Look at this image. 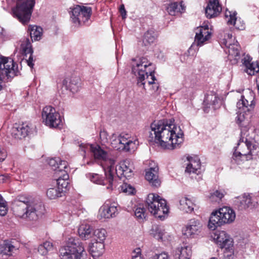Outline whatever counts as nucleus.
<instances>
[{
  "label": "nucleus",
  "mask_w": 259,
  "mask_h": 259,
  "mask_svg": "<svg viewBox=\"0 0 259 259\" xmlns=\"http://www.w3.org/2000/svg\"><path fill=\"white\" fill-rule=\"evenodd\" d=\"M43 246L45 247L46 249L49 251L53 249V244L49 241H46L42 244Z\"/></svg>",
  "instance_id": "6e6d98bb"
},
{
  "label": "nucleus",
  "mask_w": 259,
  "mask_h": 259,
  "mask_svg": "<svg viewBox=\"0 0 259 259\" xmlns=\"http://www.w3.org/2000/svg\"><path fill=\"white\" fill-rule=\"evenodd\" d=\"M119 12L123 19H125L126 17V11L124 8V5H121L119 7Z\"/></svg>",
  "instance_id": "5fc2aeb1"
},
{
  "label": "nucleus",
  "mask_w": 259,
  "mask_h": 259,
  "mask_svg": "<svg viewBox=\"0 0 259 259\" xmlns=\"http://www.w3.org/2000/svg\"><path fill=\"white\" fill-rule=\"evenodd\" d=\"M15 249V247L9 243H4L2 247L1 254L3 256L4 255L10 256Z\"/></svg>",
  "instance_id": "37998d69"
},
{
  "label": "nucleus",
  "mask_w": 259,
  "mask_h": 259,
  "mask_svg": "<svg viewBox=\"0 0 259 259\" xmlns=\"http://www.w3.org/2000/svg\"><path fill=\"white\" fill-rule=\"evenodd\" d=\"M92 10L90 7L77 5L71 10V18L72 22L80 25L84 24L91 17Z\"/></svg>",
  "instance_id": "f8f14e48"
},
{
  "label": "nucleus",
  "mask_w": 259,
  "mask_h": 259,
  "mask_svg": "<svg viewBox=\"0 0 259 259\" xmlns=\"http://www.w3.org/2000/svg\"><path fill=\"white\" fill-rule=\"evenodd\" d=\"M8 211V206L7 202L3 199L0 194V215L2 216L5 215Z\"/></svg>",
  "instance_id": "de8ad7c7"
},
{
  "label": "nucleus",
  "mask_w": 259,
  "mask_h": 259,
  "mask_svg": "<svg viewBox=\"0 0 259 259\" xmlns=\"http://www.w3.org/2000/svg\"><path fill=\"white\" fill-rule=\"evenodd\" d=\"M191 254V250L189 247H182L177 249L175 257V259H189Z\"/></svg>",
  "instance_id": "72a5a7b5"
},
{
  "label": "nucleus",
  "mask_w": 259,
  "mask_h": 259,
  "mask_svg": "<svg viewBox=\"0 0 259 259\" xmlns=\"http://www.w3.org/2000/svg\"><path fill=\"white\" fill-rule=\"evenodd\" d=\"M33 57H32V54L30 55L28 59L26 60V62L27 63V65L30 67L31 68H32L34 64L33 63Z\"/></svg>",
  "instance_id": "bf43d9fd"
},
{
  "label": "nucleus",
  "mask_w": 259,
  "mask_h": 259,
  "mask_svg": "<svg viewBox=\"0 0 259 259\" xmlns=\"http://www.w3.org/2000/svg\"><path fill=\"white\" fill-rule=\"evenodd\" d=\"M156 37V34L155 31L152 29L148 30L144 34L143 38V42L145 46H147L153 43Z\"/></svg>",
  "instance_id": "f704fd0d"
},
{
  "label": "nucleus",
  "mask_w": 259,
  "mask_h": 259,
  "mask_svg": "<svg viewBox=\"0 0 259 259\" xmlns=\"http://www.w3.org/2000/svg\"><path fill=\"white\" fill-rule=\"evenodd\" d=\"M224 197V194L219 190H215L212 193H210L209 196V199L211 202H220Z\"/></svg>",
  "instance_id": "c03bdc74"
},
{
  "label": "nucleus",
  "mask_w": 259,
  "mask_h": 259,
  "mask_svg": "<svg viewBox=\"0 0 259 259\" xmlns=\"http://www.w3.org/2000/svg\"><path fill=\"white\" fill-rule=\"evenodd\" d=\"M248 146L247 140H246L245 142H244L243 140H239L237 146L235 148L233 156L234 160L238 164H239V160L241 158L249 155Z\"/></svg>",
  "instance_id": "dca6fc26"
},
{
  "label": "nucleus",
  "mask_w": 259,
  "mask_h": 259,
  "mask_svg": "<svg viewBox=\"0 0 259 259\" xmlns=\"http://www.w3.org/2000/svg\"><path fill=\"white\" fill-rule=\"evenodd\" d=\"M12 209L16 216L35 221L44 213V206L31 198L19 196L13 203Z\"/></svg>",
  "instance_id": "f03ea898"
},
{
  "label": "nucleus",
  "mask_w": 259,
  "mask_h": 259,
  "mask_svg": "<svg viewBox=\"0 0 259 259\" xmlns=\"http://www.w3.org/2000/svg\"><path fill=\"white\" fill-rule=\"evenodd\" d=\"M248 145L249 146V155H253L258 148V146L250 141H248Z\"/></svg>",
  "instance_id": "3c124183"
},
{
  "label": "nucleus",
  "mask_w": 259,
  "mask_h": 259,
  "mask_svg": "<svg viewBox=\"0 0 259 259\" xmlns=\"http://www.w3.org/2000/svg\"><path fill=\"white\" fill-rule=\"evenodd\" d=\"M46 193L47 197L50 199H54L61 197L62 194H64L63 190H61L57 186L48 189Z\"/></svg>",
  "instance_id": "58836bf2"
},
{
  "label": "nucleus",
  "mask_w": 259,
  "mask_h": 259,
  "mask_svg": "<svg viewBox=\"0 0 259 259\" xmlns=\"http://www.w3.org/2000/svg\"><path fill=\"white\" fill-rule=\"evenodd\" d=\"M210 259H215V258H214V257H212V258H211Z\"/></svg>",
  "instance_id": "0e129e2a"
},
{
  "label": "nucleus",
  "mask_w": 259,
  "mask_h": 259,
  "mask_svg": "<svg viewBox=\"0 0 259 259\" xmlns=\"http://www.w3.org/2000/svg\"><path fill=\"white\" fill-rule=\"evenodd\" d=\"M93 240L104 242L106 237V231L104 229H96L92 233Z\"/></svg>",
  "instance_id": "4c0bfd02"
},
{
  "label": "nucleus",
  "mask_w": 259,
  "mask_h": 259,
  "mask_svg": "<svg viewBox=\"0 0 259 259\" xmlns=\"http://www.w3.org/2000/svg\"><path fill=\"white\" fill-rule=\"evenodd\" d=\"M222 6L219 0H209L205 9V14L208 18L217 17L221 12Z\"/></svg>",
  "instance_id": "aec40b11"
},
{
  "label": "nucleus",
  "mask_w": 259,
  "mask_h": 259,
  "mask_svg": "<svg viewBox=\"0 0 259 259\" xmlns=\"http://www.w3.org/2000/svg\"><path fill=\"white\" fill-rule=\"evenodd\" d=\"M3 30V28L0 26V35L2 34Z\"/></svg>",
  "instance_id": "680f3d73"
},
{
  "label": "nucleus",
  "mask_w": 259,
  "mask_h": 259,
  "mask_svg": "<svg viewBox=\"0 0 259 259\" xmlns=\"http://www.w3.org/2000/svg\"><path fill=\"white\" fill-rule=\"evenodd\" d=\"M236 12H231L226 11L225 12V18L226 21L228 24L229 25H233L235 26L236 28L238 29H242L243 26L241 28H239V27L237 25V18H236Z\"/></svg>",
  "instance_id": "c9c22d12"
},
{
  "label": "nucleus",
  "mask_w": 259,
  "mask_h": 259,
  "mask_svg": "<svg viewBox=\"0 0 259 259\" xmlns=\"http://www.w3.org/2000/svg\"><path fill=\"white\" fill-rule=\"evenodd\" d=\"M225 45L228 48L229 56L237 60L239 57L240 47L237 41L234 44H231V40H225Z\"/></svg>",
  "instance_id": "c85d7f7f"
},
{
  "label": "nucleus",
  "mask_w": 259,
  "mask_h": 259,
  "mask_svg": "<svg viewBox=\"0 0 259 259\" xmlns=\"http://www.w3.org/2000/svg\"><path fill=\"white\" fill-rule=\"evenodd\" d=\"M78 146L79 149L83 152V157L85 156V153L87 151H90L92 153L95 160L106 162L107 166H110L109 160L112 159L110 158L108 152L102 149L99 145L78 143Z\"/></svg>",
  "instance_id": "6e6552de"
},
{
  "label": "nucleus",
  "mask_w": 259,
  "mask_h": 259,
  "mask_svg": "<svg viewBox=\"0 0 259 259\" xmlns=\"http://www.w3.org/2000/svg\"><path fill=\"white\" fill-rule=\"evenodd\" d=\"M35 0H17L16 6L12 9L13 15L23 24H26L30 20Z\"/></svg>",
  "instance_id": "423d86ee"
},
{
  "label": "nucleus",
  "mask_w": 259,
  "mask_h": 259,
  "mask_svg": "<svg viewBox=\"0 0 259 259\" xmlns=\"http://www.w3.org/2000/svg\"><path fill=\"white\" fill-rule=\"evenodd\" d=\"M94 163V162L93 161H90L87 162V164L91 165V164H93Z\"/></svg>",
  "instance_id": "052dcab7"
},
{
  "label": "nucleus",
  "mask_w": 259,
  "mask_h": 259,
  "mask_svg": "<svg viewBox=\"0 0 259 259\" xmlns=\"http://www.w3.org/2000/svg\"><path fill=\"white\" fill-rule=\"evenodd\" d=\"M250 103L249 104V101L243 96H241V99L237 103L238 111L236 119L237 123L240 126H245L248 123L246 112H249L254 106V102L251 99Z\"/></svg>",
  "instance_id": "1a4fd4ad"
},
{
  "label": "nucleus",
  "mask_w": 259,
  "mask_h": 259,
  "mask_svg": "<svg viewBox=\"0 0 259 259\" xmlns=\"http://www.w3.org/2000/svg\"><path fill=\"white\" fill-rule=\"evenodd\" d=\"M112 147L117 150L130 151L135 148V142L128 139L127 135H120L116 136L114 134L111 137Z\"/></svg>",
  "instance_id": "ddd939ff"
},
{
  "label": "nucleus",
  "mask_w": 259,
  "mask_h": 259,
  "mask_svg": "<svg viewBox=\"0 0 259 259\" xmlns=\"http://www.w3.org/2000/svg\"><path fill=\"white\" fill-rule=\"evenodd\" d=\"M249 93L250 94V95H251L252 96H253V93L252 92L250 91V92H249Z\"/></svg>",
  "instance_id": "e2e57ef3"
},
{
  "label": "nucleus",
  "mask_w": 259,
  "mask_h": 259,
  "mask_svg": "<svg viewBox=\"0 0 259 259\" xmlns=\"http://www.w3.org/2000/svg\"><path fill=\"white\" fill-rule=\"evenodd\" d=\"M132 72L137 78V84L139 86L144 85L147 81L149 85L154 84L156 90L158 85L154 82L156 78L154 76V68L147 59L142 57L137 60L132 64Z\"/></svg>",
  "instance_id": "7ed1b4c3"
},
{
  "label": "nucleus",
  "mask_w": 259,
  "mask_h": 259,
  "mask_svg": "<svg viewBox=\"0 0 259 259\" xmlns=\"http://www.w3.org/2000/svg\"><path fill=\"white\" fill-rule=\"evenodd\" d=\"M100 137L103 142H106L108 141V134L105 131H101L100 133Z\"/></svg>",
  "instance_id": "864d4df0"
},
{
  "label": "nucleus",
  "mask_w": 259,
  "mask_h": 259,
  "mask_svg": "<svg viewBox=\"0 0 259 259\" xmlns=\"http://www.w3.org/2000/svg\"><path fill=\"white\" fill-rule=\"evenodd\" d=\"M235 218L236 214L233 209L229 207H223L212 212L208 227L210 229L214 230L218 227L232 223Z\"/></svg>",
  "instance_id": "20e7f679"
},
{
  "label": "nucleus",
  "mask_w": 259,
  "mask_h": 259,
  "mask_svg": "<svg viewBox=\"0 0 259 259\" xmlns=\"http://www.w3.org/2000/svg\"><path fill=\"white\" fill-rule=\"evenodd\" d=\"M180 209L185 212H191L194 209V204L192 201L187 197H183L180 201Z\"/></svg>",
  "instance_id": "473e14b6"
},
{
  "label": "nucleus",
  "mask_w": 259,
  "mask_h": 259,
  "mask_svg": "<svg viewBox=\"0 0 259 259\" xmlns=\"http://www.w3.org/2000/svg\"><path fill=\"white\" fill-rule=\"evenodd\" d=\"M117 177L121 178L122 176L128 178L132 175L133 165L131 163L130 161L126 159L120 162L117 167L114 169Z\"/></svg>",
  "instance_id": "6ab92c4d"
},
{
  "label": "nucleus",
  "mask_w": 259,
  "mask_h": 259,
  "mask_svg": "<svg viewBox=\"0 0 259 259\" xmlns=\"http://www.w3.org/2000/svg\"><path fill=\"white\" fill-rule=\"evenodd\" d=\"M7 154L3 149L0 148V162H3L6 158Z\"/></svg>",
  "instance_id": "13d9d810"
},
{
  "label": "nucleus",
  "mask_w": 259,
  "mask_h": 259,
  "mask_svg": "<svg viewBox=\"0 0 259 259\" xmlns=\"http://www.w3.org/2000/svg\"><path fill=\"white\" fill-rule=\"evenodd\" d=\"M67 243L74 259H84L86 257L87 253L84 247L78 239L70 238Z\"/></svg>",
  "instance_id": "4468645a"
},
{
  "label": "nucleus",
  "mask_w": 259,
  "mask_h": 259,
  "mask_svg": "<svg viewBox=\"0 0 259 259\" xmlns=\"http://www.w3.org/2000/svg\"><path fill=\"white\" fill-rule=\"evenodd\" d=\"M81 87V80L78 76L72 77L68 85L70 91L73 93L77 92Z\"/></svg>",
  "instance_id": "e433bc0d"
},
{
  "label": "nucleus",
  "mask_w": 259,
  "mask_h": 259,
  "mask_svg": "<svg viewBox=\"0 0 259 259\" xmlns=\"http://www.w3.org/2000/svg\"><path fill=\"white\" fill-rule=\"evenodd\" d=\"M118 204L112 203L109 206L103 205L100 209V214L102 218H111L116 217L118 213Z\"/></svg>",
  "instance_id": "b1692460"
},
{
  "label": "nucleus",
  "mask_w": 259,
  "mask_h": 259,
  "mask_svg": "<svg viewBox=\"0 0 259 259\" xmlns=\"http://www.w3.org/2000/svg\"><path fill=\"white\" fill-rule=\"evenodd\" d=\"M165 233L163 227L161 226L154 225L151 230V234L157 240H162Z\"/></svg>",
  "instance_id": "ea45409f"
},
{
  "label": "nucleus",
  "mask_w": 259,
  "mask_h": 259,
  "mask_svg": "<svg viewBox=\"0 0 259 259\" xmlns=\"http://www.w3.org/2000/svg\"><path fill=\"white\" fill-rule=\"evenodd\" d=\"M28 30L32 39L38 40L40 38L42 34V28L36 26H29Z\"/></svg>",
  "instance_id": "a19ab883"
},
{
  "label": "nucleus",
  "mask_w": 259,
  "mask_h": 259,
  "mask_svg": "<svg viewBox=\"0 0 259 259\" xmlns=\"http://www.w3.org/2000/svg\"><path fill=\"white\" fill-rule=\"evenodd\" d=\"M202 224L199 220L191 219L183 230V234L188 237H194L200 232Z\"/></svg>",
  "instance_id": "2eb2a0df"
},
{
  "label": "nucleus",
  "mask_w": 259,
  "mask_h": 259,
  "mask_svg": "<svg viewBox=\"0 0 259 259\" xmlns=\"http://www.w3.org/2000/svg\"><path fill=\"white\" fill-rule=\"evenodd\" d=\"M30 132V127L26 123L21 124L15 123L11 130L12 136L16 139H22L26 137Z\"/></svg>",
  "instance_id": "a211bd4d"
},
{
  "label": "nucleus",
  "mask_w": 259,
  "mask_h": 259,
  "mask_svg": "<svg viewBox=\"0 0 259 259\" xmlns=\"http://www.w3.org/2000/svg\"><path fill=\"white\" fill-rule=\"evenodd\" d=\"M135 215L139 220H143L146 217L145 209L143 207H138L135 210Z\"/></svg>",
  "instance_id": "49530a36"
},
{
  "label": "nucleus",
  "mask_w": 259,
  "mask_h": 259,
  "mask_svg": "<svg viewBox=\"0 0 259 259\" xmlns=\"http://www.w3.org/2000/svg\"><path fill=\"white\" fill-rule=\"evenodd\" d=\"M110 166H108L106 168H104L105 175V179H103L99 175L97 174H89L88 177L90 180L94 183L105 185L108 184L107 187V189H112V185L114 182L115 161L114 159L109 160Z\"/></svg>",
  "instance_id": "0eeeda50"
},
{
  "label": "nucleus",
  "mask_w": 259,
  "mask_h": 259,
  "mask_svg": "<svg viewBox=\"0 0 259 259\" xmlns=\"http://www.w3.org/2000/svg\"><path fill=\"white\" fill-rule=\"evenodd\" d=\"M158 167L157 165L150 167L145 174L146 179L154 187H158L160 185V181L158 178Z\"/></svg>",
  "instance_id": "4be33fe9"
},
{
  "label": "nucleus",
  "mask_w": 259,
  "mask_h": 259,
  "mask_svg": "<svg viewBox=\"0 0 259 259\" xmlns=\"http://www.w3.org/2000/svg\"><path fill=\"white\" fill-rule=\"evenodd\" d=\"M55 177L57 179V187L59 188L61 190H63V193L66 192L68 188L69 185V175L67 174V170L65 169L63 170L57 171L55 173Z\"/></svg>",
  "instance_id": "412c9836"
},
{
  "label": "nucleus",
  "mask_w": 259,
  "mask_h": 259,
  "mask_svg": "<svg viewBox=\"0 0 259 259\" xmlns=\"http://www.w3.org/2000/svg\"><path fill=\"white\" fill-rule=\"evenodd\" d=\"M13 60L10 58L2 57L0 58V91L2 89V82L6 76L8 78L17 75V67L15 68Z\"/></svg>",
  "instance_id": "9b49d317"
},
{
  "label": "nucleus",
  "mask_w": 259,
  "mask_h": 259,
  "mask_svg": "<svg viewBox=\"0 0 259 259\" xmlns=\"http://www.w3.org/2000/svg\"><path fill=\"white\" fill-rule=\"evenodd\" d=\"M217 102V98L213 95H207L205 97L204 100L205 104H212L214 105Z\"/></svg>",
  "instance_id": "8fccbe9b"
},
{
  "label": "nucleus",
  "mask_w": 259,
  "mask_h": 259,
  "mask_svg": "<svg viewBox=\"0 0 259 259\" xmlns=\"http://www.w3.org/2000/svg\"><path fill=\"white\" fill-rule=\"evenodd\" d=\"M49 164L55 172L57 171L63 170L67 168V162L61 160L59 157L50 159L49 161Z\"/></svg>",
  "instance_id": "c756f323"
},
{
  "label": "nucleus",
  "mask_w": 259,
  "mask_h": 259,
  "mask_svg": "<svg viewBox=\"0 0 259 259\" xmlns=\"http://www.w3.org/2000/svg\"><path fill=\"white\" fill-rule=\"evenodd\" d=\"M41 116L43 122L50 127H59L62 123L60 114L51 106L43 108Z\"/></svg>",
  "instance_id": "9d476101"
},
{
  "label": "nucleus",
  "mask_w": 259,
  "mask_h": 259,
  "mask_svg": "<svg viewBox=\"0 0 259 259\" xmlns=\"http://www.w3.org/2000/svg\"><path fill=\"white\" fill-rule=\"evenodd\" d=\"M211 32L207 25L198 27L196 30L195 42L197 46H201L205 41L210 39Z\"/></svg>",
  "instance_id": "f3484780"
},
{
  "label": "nucleus",
  "mask_w": 259,
  "mask_h": 259,
  "mask_svg": "<svg viewBox=\"0 0 259 259\" xmlns=\"http://www.w3.org/2000/svg\"><path fill=\"white\" fill-rule=\"evenodd\" d=\"M146 203L150 213L161 220L164 219L165 215L168 212L166 200L157 195L149 194L147 198Z\"/></svg>",
  "instance_id": "39448f33"
},
{
  "label": "nucleus",
  "mask_w": 259,
  "mask_h": 259,
  "mask_svg": "<svg viewBox=\"0 0 259 259\" xmlns=\"http://www.w3.org/2000/svg\"><path fill=\"white\" fill-rule=\"evenodd\" d=\"M89 250L93 257H99L104 252V243L100 241L92 242L89 245Z\"/></svg>",
  "instance_id": "a878e982"
},
{
  "label": "nucleus",
  "mask_w": 259,
  "mask_h": 259,
  "mask_svg": "<svg viewBox=\"0 0 259 259\" xmlns=\"http://www.w3.org/2000/svg\"><path fill=\"white\" fill-rule=\"evenodd\" d=\"M188 160L189 163L187 164L185 171L189 174L195 173L198 174L201 166L200 160L198 158H193L191 157L188 158Z\"/></svg>",
  "instance_id": "cd10ccee"
},
{
  "label": "nucleus",
  "mask_w": 259,
  "mask_h": 259,
  "mask_svg": "<svg viewBox=\"0 0 259 259\" xmlns=\"http://www.w3.org/2000/svg\"><path fill=\"white\" fill-rule=\"evenodd\" d=\"M132 259H141V249L140 248H136L133 252Z\"/></svg>",
  "instance_id": "603ef678"
},
{
  "label": "nucleus",
  "mask_w": 259,
  "mask_h": 259,
  "mask_svg": "<svg viewBox=\"0 0 259 259\" xmlns=\"http://www.w3.org/2000/svg\"><path fill=\"white\" fill-rule=\"evenodd\" d=\"M166 9L169 15L174 16L178 12L183 13L185 10V7L182 2L180 4L179 6L177 2H173L169 4Z\"/></svg>",
  "instance_id": "7c9ffc66"
},
{
  "label": "nucleus",
  "mask_w": 259,
  "mask_h": 259,
  "mask_svg": "<svg viewBox=\"0 0 259 259\" xmlns=\"http://www.w3.org/2000/svg\"><path fill=\"white\" fill-rule=\"evenodd\" d=\"M174 122V120L163 119L151 123L149 141L159 143L166 149L179 148L184 141V133Z\"/></svg>",
  "instance_id": "f257e3e1"
},
{
  "label": "nucleus",
  "mask_w": 259,
  "mask_h": 259,
  "mask_svg": "<svg viewBox=\"0 0 259 259\" xmlns=\"http://www.w3.org/2000/svg\"><path fill=\"white\" fill-rule=\"evenodd\" d=\"M21 48L26 56L27 54H32L33 50L29 39L27 38L25 42L21 45Z\"/></svg>",
  "instance_id": "a18cd8bd"
},
{
  "label": "nucleus",
  "mask_w": 259,
  "mask_h": 259,
  "mask_svg": "<svg viewBox=\"0 0 259 259\" xmlns=\"http://www.w3.org/2000/svg\"><path fill=\"white\" fill-rule=\"evenodd\" d=\"M121 190L124 193H126L128 194H134L135 191V189L130 185H128L127 184H123L121 186Z\"/></svg>",
  "instance_id": "09e8293b"
},
{
  "label": "nucleus",
  "mask_w": 259,
  "mask_h": 259,
  "mask_svg": "<svg viewBox=\"0 0 259 259\" xmlns=\"http://www.w3.org/2000/svg\"><path fill=\"white\" fill-rule=\"evenodd\" d=\"M92 228L90 225L82 224L79 227L78 233L81 238L86 240L92 237Z\"/></svg>",
  "instance_id": "2f4dec72"
},
{
  "label": "nucleus",
  "mask_w": 259,
  "mask_h": 259,
  "mask_svg": "<svg viewBox=\"0 0 259 259\" xmlns=\"http://www.w3.org/2000/svg\"><path fill=\"white\" fill-rule=\"evenodd\" d=\"M236 205H237L239 209H245L250 207L252 204V198L249 194H244L239 196L236 200Z\"/></svg>",
  "instance_id": "bb28decb"
},
{
  "label": "nucleus",
  "mask_w": 259,
  "mask_h": 259,
  "mask_svg": "<svg viewBox=\"0 0 259 259\" xmlns=\"http://www.w3.org/2000/svg\"><path fill=\"white\" fill-rule=\"evenodd\" d=\"M67 243L64 246L62 247L59 250V256L61 259H74L73 256L70 251Z\"/></svg>",
  "instance_id": "79ce46f5"
},
{
  "label": "nucleus",
  "mask_w": 259,
  "mask_h": 259,
  "mask_svg": "<svg viewBox=\"0 0 259 259\" xmlns=\"http://www.w3.org/2000/svg\"><path fill=\"white\" fill-rule=\"evenodd\" d=\"M252 58L248 55L242 59V63L245 66V71L250 75H254L259 71V64L257 62H251Z\"/></svg>",
  "instance_id": "5701e85b"
},
{
  "label": "nucleus",
  "mask_w": 259,
  "mask_h": 259,
  "mask_svg": "<svg viewBox=\"0 0 259 259\" xmlns=\"http://www.w3.org/2000/svg\"><path fill=\"white\" fill-rule=\"evenodd\" d=\"M216 241L221 248L229 249L233 245L232 239L225 231H221L217 235Z\"/></svg>",
  "instance_id": "393cba45"
},
{
  "label": "nucleus",
  "mask_w": 259,
  "mask_h": 259,
  "mask_svg": "<svg viewBox=\"0 0 259 259\" xmlns=\"http://www.w3.org/2000/svg\"><path fill=\"white\" fill-rule=\"evenodd\" d=\"M38 251L41 255H46L48 253V251L46 249L45 247L43 246L42 244L40 245L38 247Z\"/></svg>",
  "instance_id": "4d7b16f0"
}]
</instances>
